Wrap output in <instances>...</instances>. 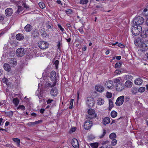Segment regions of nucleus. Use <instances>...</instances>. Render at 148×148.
Here are the masks:
<instances>
[{"label":"nucleus","mask_w":148,"mask_h":148,"mask_svg":"<svg viewBox=\"0 0 148 148\" xmlns=\"http://www.w3.org/2000/svg\"><path fill=\"white\" fill-rule=\"evenodd\" d=\"M141 36L143 38H145L148 35V29L141 30Z\"/></svg>","instance_id":"nucleus-16"},{"label":"nucleus","mask_w":148,"mask_h":148,"mask_svg":"<svg viewBox=\"0 0 148 148\" xmlns=\"http://www.w3.org/2000/svg\"><path fill=\"white\" fill-rule=\"evenodd\" d=\"M90 145L92 148H97L98 143H92L90 144Z\"/></svg>","instance_id":"nucleus-31"},{"label":"nucleus","mask_w":148,"mask_h":148,"mask_svg":"<svg viewBox=\"0 0 148 148\" xmlns=\"http://www.w3.org/2000/svg\"><path fill=\"white\" fill-rule=\"evenodd\" d=\"M52 84H51V83H46L45 84V86L46 87H49L50 86H51H51H52Z\"/></svg>","instance_id":"nucleus-57"},{"label":"nucleus","mask_w":148,"mask_h":148,"mask_svg":"<svg viewBox=\"0 0 148 148\" xmlns=\"http://www.w3.org/2000/svg\"><path fill=\"white\" fill-rule=\"evenodd\" d=\"M46 28L49 30L51 29L53 30V26L52 23L50 21H48L45 23Z\"/></svg>","instance_id":"nucleus-11"},{"label":"nucleus","mask_w":148,"mask_h":148,"mask_svg":"<svg viewBox=\"0 0 148 148\" xmlns=\"http://www.w3.org/2000/svg\"><path fill=\"white\" fill-rule=\"evenodd\" d=\"M22 5L26 9L29 8V7L28 5H27L25 3H23Z\"/></svg>","instance_id":"nucleus-59"},{"label":"nucleus","mask_w":148,"mask_h":148,"mask_svg":"<svg viewBox=\"0 0 148 148\" xmlns=\"http://www.w3.org/2000/svg\"><path fill=\"white\" fill-rule=\"evenodd\" d=\"M116 58L117 60H119L121 59V56H117L116 57Z\"/></svg>","instance_id":"nucleus-64"},{"label":"nucleus","mask_w":148,"mask_h":148,"mask_svg":"<svg viewBox=\"0 0 148 148\" xmlns=\"http://www.w3.org/2000/svg\"><path fill=\"white\" fill-rule=\"evenodd\" d=\"M145 87H142L139 88H138V90L139 92H143L145 91Z\"/></svg>","instance_id":"nucleus-42"},{"label":"nucleus","mask_w":148,"mask_h":148,"mask_svg":"<svg viewBox=\"0 0 148 148\" xmlns=\"http://www.w3.org/2000/svg\"><path fill=\"white\" fill-rule=\"evenodd\" d=\"M83 28V27H81L80 28H79L78 29L80 33L82 34H83L84 33V31Z\"/></svg>","instance_id":"nucleus-47"},{"label":"nucleus","mask_w":148,"mask_h":148,"mask_svg":"<svg viewBox=\"0 0 148 148\" xmlns=\"http://www.w3.org/2000/svg\"><path fill=\"white\" fill-rule=\"evenodd\" d=\"M122 63L123 62H121L116 63L114 67L115 68H120Z\"/></svg>","instance_id":"nucleus-35"},{"label":"nucleus","mask_w":148,"mask_h":148,"mask_svg":"<svg viewBox=\"0 0 148 148\" xmlns=\"http://www.w3.org/2000/svg\"><path fill=\"white\" fill-rule=\"evenodd\" d=\"M74 99H70V106L69 107V109H72L73 107V103Z\"/></svg>","instance_id":"nucleus-37"},{"label":"nucleus","mask_w":148,"mask_h":148,"mask_svg":"<svg viewBox=\"0 0 148 148\" xmlns=\"http://www.w3.org/2000/svg\"><path fill=\"white\" fill-rule=\"evenodd\" d=\"M121 71L119 70H116L114 72V74L116 75H117L120 74L121 73Z\"/></svg>","instance_id":"nucleus-54"},{"label":"nucleus","mask_w":148,"mask_h":148,"mask_svg":"<svg viewBox=\"0 0 148 148\" xmlns=\"http://www.w3.org/2000/svg\"><path fill=\"white\" fill-rule=\"evenodd\" d=\"M71 144L75 148H78L79 147L78 142L77 139L74 138L72 139Z\"/></svg>","instance_id":"nucleus-12"},{"label":"nucleus","mask_w":148,"mask_h":148,"mask_svg":"<svg viewBox=\"0 0 148 148\" xmlns=\"http://www.w3.org/2000/svg\"><path fill=\"white\" fill-rule=\"evenodd\" d=\"M106 97L108 98H110L112 97V94L111 93L108 92L106 94Z\"/></svg>","instance_id":"nucleus-51"},{"label":"nucleus","mask_w":148,"mask_h":148,"mask_svg":"<svg viewBox=\"0 0 148 148\" xmlns=\"http://www.w3.org/2000/svg\"><path fill=\"white\" fill-rule=\"evenodd\" d=\"M110 119L108 117H106L103 119V123L104 125H106L109 123L110 122Z\"/></svg>","instance_id":"nucleus-26"},{"label":"nucleus","mask_w":148,"mask_h":148,"mask_svg":"<svg viewBox=\"0 0 148 148\" xmlns=\"http://www.w3.org/2000/svg\"><path fill=\"white\" fill-rule=\"evenodd\" d=\"M42 121L38 120L34 122H29L27 123V125L29 127H33L36 124H39L42 122Z\"/></svg>","instance_id":"nucleus-14"},{"label":"nucleus","mask_w":148,"mask_h":148,"mask_svg":"<svg viewBox=\"0 0 148 148\" xmlns=\"http://www.w3.org/2000/svg\"><path fill=\"white\" fill-rule=\"evenodd\" d=\"M88 115L86 116V119H91L97 117V114L95 113V111L92 109H89L88 110Z\"/></svg>","instance_id":"nucleus-3"},{"label":"nucleus","mask_w":148,"mask_h":148,"mask_svg":"<svg viewBox=\"0 0 148 148\" xmlns=\"http://www.w3.org/2000/svg\"><path fill=\"white\" fill-rule=\"evenodd\" d=\"M142 27L140 26H137L136 25H132L131 28V32L133 35L137 36L138 35L142 30Z\"/></svg>","instance_id":"nucleus-1"},{"label":"nucleus","mask_w":148,"mask_h":148,"mask_svg":"<svg viewBox=\"0 0 148 148\" xmlns=\"http://www.w3.org/2000/svg\"><path fill=\"white\" fill-rule=\"evenodd\" d=\"M4 69L6 71L9 72L11 70V67L10 65L7 63H5L3 65Z\"/></svg>","instance_id":"nucleus-21"},{"label":"nucleus","mask_w":148,"mask_h":148,"mask_svg":"<svg viewBox=\"0 0 148 148\" xmlns=\"http://www.w3.org/2000/svg\"><path fill=\"white\" fill-rule=\"evenodd\" d=\"M64 12L67 14H71L73 12L72 10H65Z\"/></svg>","instance_id":"nucleus-49"},{"label":"nucleus","mask_w":148,"mask_h":148,"mask_svg":"<svg viewBox=\"0 0 148 148\" xmlns=\"http://www.w3.org/2000/svg\"><path fill=\"white\" fill-rule=\"evenodd\" d=\"M95 100L92 97H88L86 100V103L89 107H92L95 104Z\"/></svg>","instance_id":"nucleus-6"},{"label":"nucleus","mask_w":148,"mask_h":148,"mask_svg":"<svg viewBox=\"0 0 148 148\" xmlns=\"http://www.w3.org/2000/svg\"><path fill=\"white\" fill-rule=\"evenodd\" d=\"M12 10H5V13L7 16H10L12 15L13 12Z\"/></svg>","instance_id":"nucleus-29"},{"label":"nucleus","mask_w":148,"mask_h":148,"mask_svg":"<svg viewBox=\"0 0 148 148\" xmlns=\"http://www.w3.org/2000/svg\"><path fill=\"white\" fill-rule=\"evenodd\" d=\"M88 0H80L79 3L81 4H86L88 2Z\"/></svg>","instance_id":"nucleus-43"},{"label":"nucleus","mask_w":148,"mask_h":148,"mask_svg":"<svg viewBox=\"0 0 148 148\" xmlns=\"http://www.w3.org/2000/svg\"><path fill=\"white\" fill-rule=\"evenodd\" d=\"M125 78L127 79L128 80H131L132 78V76L130 75H126L125 76Z\"/></svg>","instance_id":"nucleus-46"},{"label":"nucleus","mask_w":148,"mask_h":148,"mask_svg":"<svg viewBox=\"0 0 148 148\" xmlns=\"http://www.w3.org/2000/svg\"><path fill=\"white\" fill-rule=\"evenodd\" d=\"M12 140L14 142L16 143V144L18 147H20V140L19 139L17 138H13Z\"/></svg>","instance_id":"nucleus-28"},{"label":"nucleus","mask_w":148,"mask_h":148,"mask_svg":"<svg viewBox=\"0 0 148 148\" xmlns=\"http://www.w3.org/2000/svg\"><path fill=\"white\" fill-rule=\"evenodd\" d=\"M125 86L128 88H131L132 85V83L130 80L127 81L125 84Z\"/></svg>","instance_id":"nucleus-22"},{"label":"nucleus","mask_w":148,"mask_h":148,"mask_svg":"<svg viewBox=\"0 0 148 148\" xmlns=\"http://www.w3.org/2000/svg\"><path fill=\"white\" fill-rule=\"evenodd\" d=\"M2 81L4 83L6 84L8 86H9L10 85V83L9 82H8V80L7 78L5 77H4L2 79Z\"/></svg>","instance_id":"nucleus-36"},{"label":"nucleus","mask_w":148,"mask_h":148,"mask_svg":"<svg viewBox=\"0 0 148 148\" xmlns=\"http://www.w3.org/2000/svg\"><path fill=\"white\" fill-rule=\"evenodd\" d=\"M147 10H144L143 12V14L146 16H148V11L147 12V13H146Z\"/></svg>","instance_id":"nucleus-50"},{"label":"nucleus","mask_w":148,"mask_h":148,"mask_svg":"<svg viewBox=\"0 0 148 148\" xmlns=\"http://www.w3.org/2000/svg\"><path fill=\"white\" fill-rule=\"evenodd\" d=\"M66 26L69 29L71 30L72 28V27L71 25L69 23H67L66 24Z\"/></svg>","instance_id":"nucleus-58"},{"label":"nucleus","mask_w":148,"mask_h":148,"mask_svg":"<svg viewBox=\"0 0 148 148\" xmlns=\"http://www.w3.org/2000/svg\"><path fill=\"white\" fill-rule=\"evenodd\" d=\"M103 132L102 133V134L99 136V138H102L103 137H104L106 133V131L105 129H103Z\"/></svg>","instance_id":"nucleus-39"},{"label":"nucleus","mask_w":148,"mask_h":148,"mask_svg":"<svg viewBox=\"0 0 148 148\" xmlns=\"http://www.w3.org/2000/svg\"><path fill=\"white\" fill-rule=\"evenodd\" d=\"M104 99L101 98H99L97 101V103L98 105H101L104 104Z\"/></svg>","instance_id":"nucleus-24"},{"label":"nucleus","mask_w":148,"mask_h":148,"mask_svg":"<svg viewBox=\"0 0 148 148\" xmlns=\"http://www.w3.org/2000/svg\"><path fill=\"white\" fill-rule=\"evenodd\" d=\"M50 94L51 95L55 96L58 94L57 89L56 88H52L50 91Z\"/></svg>","instance_id":"nucleus-18"},{"label":"nucleus","mask_w":148,"mask_h":148,"mask_svg":"<svg viewBox=\"0 0 148 148\" xmlns=\"http://www.w3.org/2000/svg\"><path fill=\"white\" fill-rule=\"evenodd\" d=\"M59 61L58 60H56L54 62V64L56 68H58V65L59 64Z\"/></svg>","instance_id":"nucleus-55"},{"label":"nucleus","mask_w":148,"mask_h":148,"mask_svg":"<svg viewBox=\"0 0 148 148\" xmlns=\"http://www.w3.org/2000/svg\"><path fill=\"white\" fill-rule=\"evenodd\" d=\"M141 48L142 51H145L148 49V40L142 42Z\"/></svg>","instance_id":"nucleus-9"},{"label":"nucleus","mask_w":148,"mask_h":148,"mask_svg":"<svg viewBox=\"0 0 148 148\" xmlns=\"http://www.w3.org/2000/svg\"><path fill=\"white\" fill-rule=\"evenodd\" d=\"M116 90L118 91H121L124 88L123 85L122 84L120 83L116 85Z\"/></svg>","instance_id":"nucleus-13"},{"label":"nucleus","mask_w":148,"mask_h":148,"mask_svg":"<svg viewBox=\"0 0 148 148\" xmlns=\"http://www.w3.org/2000/svg\"><path fill=\"white\" fill-rule=\"evenodd\" d=\"M113 82L111 80L107 81L105 83V85L108 89H110L112 87Z\"/></svg>","instance_id":"nucleus-19"},{"label":"nucleus","mask_w":148,"mask_h":148,"mask_svg":"<svg viewBox=\"0 0 148 148\" xmlns=\"http://www.w3.org/2000/svg\"><path fill=\"white\" fill-rule=\"evenodd\" d=\"M38 47L41 49H45L48 47L49 45L47 42L43 41L39 42L38 44Z\"/></svg>","instance_id":"nucleus-5"},{"label":"nucleus","mask_w":148,"mask_h":148,"mask_svg":"<svg viewBox=\"0 0 148 148\" xmlns=\"http://www.w3.org/2000/svg\"><path fill=\"white\" fill-rule=\"evenodd\" d=\"M109 106L108 109L109 110H110L113 107V102L112 100L111 99H110L109 100Z\"/></svg>","instance_id":"nucleus-30"},{"label":"nucleus","mask_w":148,"mask_h":148,"mask_svg":"<svg viewBox=\"0 0 148 148\" xmlns=\"http://www.w3.org/2000/svg\"><path fill=\"white\" fill-rule=\"evenodd\" d=\"M120 78V77L116 78L114 79L113 80V81L114 83L116 84V85H117V84H118L121 83V82H120V80L119 79Z\"/></svg>","instance_id":"nucleus-40"},{"label":"nucleus","mask_w":148,"mask_h":148,"mask_svg":"<svg viewBox=\"0 0 148 148\" xmlns=\"http://www.w3.org/2000/svg\"><path fill=\"white\" fill-rule=\"evenodd\" d=\"M25 30L27 32H29L32 29V26L30 24H27L24 27Z\"/></svg>","instance_id":"nucleus-23"},{"label":"nucleus","mask_w":148,"mask_h":148,"mask_svg":"<svg viewBox=\"0 0 148 148\" xmlns=\"http://www.w3.org/2000/svg\"><path fill=\"white\" fill-rule=\"evenodd\" d=\"M124 100L125 102H128L130 100V98L129 96H126L125 98H124Z\"/></svg>","instance_id":"nucleus-48"},{"label":"nucleus","mask_w":148,"mask_h":148,"mask_svg":"<svg viewBox=\"0 0 148 148\" xmlns=\"http://www.w3.org/2000/svg\"><path fill=\"white\" fill-rule=\"evenodd\" d=\"M117 112L114 110L112 111L111 113V116L112 118L115 117L117 116Z\"/></svg>","instance_id":"nucleus-38"},{"label":"nucleus","mask_w":148,"mask_h":148,"mask_svg":"<svg viewBox=\"0 0 148 148\" xmlns=\"http://www.w3.org/2000/svg\"><path fill=\"white\" fill-rule=\"evenodd\" d=\"M95 88L97 91L99 92H102L104 90V88L103 86L99 85L95 86Z\"/></svg>","instance_id":"nucleus-15"},{"label":"nucleus","mask_w":148,"mask_h":148,"mask_svg":"<svg viewBox=\"0 0 148 148\" xmlns=\"http://www.w3.org/2000/svg\"><path fill=\"white\" fill-rule=\"evenodd\" d=\"M40 33L42 36L43 37L46 38L49 36V34H47L44 31H43L42 32H40Z\"/></svg>","instance_id":"nucleus-32"},{"label":"nucleus","mask_w":148,"mask_h":148,"mask_svg":"<svg viewBox=\"0 0 148 148\" xmlns=\"http://www.w3.org/2000/svg\"><path fill=\"white\" fill-rule=\"evenodd\" d=\"M21 109L22 110H25V108L24 106L20 105L17 108V109Z\"/></svg>","instance_id":"nucleus-45"},{"label":"nucleus","mask_w":148,"mask_h":148,"mask_svg":"<svg viewBox=\"0 0 148 148\" xmlns=\"http://www.w3.org/2000/svg\"><path fill=\"white\" fill-rule=\"evenodd\" d=\"M92 122L90 121H87L84 124V127L85 129L89 130L92 126Z\"/></svg>","instance_id":"nucleus-10"},{"label":"nucleus","mask_w":148,"mask_h":148,"mask_svg":"<svg viewBox=\"0 0 148 148\" xmlns=\"http://www.w3.org/2000/svg\"><path fill=\"white\" fill-rule=\"evenodd\" d=\"M134 43L136 46H138L139 41L138 39H136L134 41Z\"/></svg>","instance_id":"nucleus-52"},{"label":"nucleus","mask_w":148,"mask_h":148,"mask_svg":"<svg viewBox=\"0 0 148 148\" xmlns=\"http://www.w3.org/2000/svg\"><path fill=\"white\" fill-rule=\"evenodd\" d=\"M116 137V135L114 133H111L109 136V138L111 139H115Z\"/></svg>","instance_id":"nucleus-34"},{"label":"nucleus","mask_w":148,"mask_h":148,"mask_svg":"<svg viewBox=\"0 0 148 148\" xmlns=\"http://www.w3.org/2000/svg\"><path fill=\"white\" fill-rule=\"evenodd\" d=\"M13 114V112L12 111H11L8 112V114L9 116H12Z\"/></svg>","instance_id":"nucleus-60"},{"label":"nucleus","mask_w":148,"mask_h":148,"mask_svg":"<svg viewBox=\"0 0 148 148\" xmlns=\"http://www.w3.org/2000/svg\"><path fill=\"white\" fill-rule=\"evenodd\" d=\"M50 75L51 80L53 82L51 87H53L56 85V83L57 77L56 72L54 71H52Z\"/></svg>","instance_id":"nucleus-4"},{"label":"nucleus","mask_w":148,"mask_h":148,"mask_svg":"<svg viewBox=\"0 0 148 148\" xmlns=\"http://www.w3.org/2000/svg\"><path fill=\"white\" fill-rule=\"evenodd\" d=\"M124 100V96L123 95L118 97L116 100L115 104L116 106H120L122 105Z\"/></svg>","instance_id":"nucleus-8"},{"label":"nucleus","mask_w":148,"mask_h":148,"mask_svg":"<svg viewBox=\"0 0 148 148\" xmlns=\"http://www.w3.org/2000/svg\"><path fill=\"white\" fill-rule=\"evenodd\" d=\"M58 27L60 29L61 31L63 32L64 31V29L60 25L58 24Z\"/></svg>","instance_id":"nucleus-53"},{"label":"nucleus","mask_w":148,"mask_h":148,"mask_svg":"<svg viewBox=\"0 0 148 148\" xmlns=\"http://www.w3.org/2000/svg\"><path fill=\"white\" fill-rule=\"evenodd\" d=\"M4 19V17L1 16H0V22H2Z\"/></svg>","instance_id":"nucleus-61"},{"label":"nucleus","mask_w":148,"mask_h":148,"mask_svg":"<svg viewBox=\"0 0 148 148\" xmlns=\"http://www.w3.org/2000/svg\"><path fill=\"white\" fill-rule=\"evenodd\" d=\"M10 60L9 62L10 64H12L13 65H16L17 64V62L16 59L15 58L9 59Z\"/></svg>","instance_id":"nucleus-25"},{"label":"nucleus","mask_w":148,"mask_h":148,"mask_svg":"<svg viewBox=\"0 0 148 148\" xmlns=\"http://www.w3.org/2000/svg\"><path fill=\"white\" fill-rule=\"evenodd\" d=\"M111 141V144L112 146H115L117 143V141L115 139H112Z\"/></svg>","instance_id":"nucleus-44"},{"label":"nucleus","mask_w":148,"mask_h":148,"mask_svg":"<svg viewBox=\"0 0 148 148\" xmlns=\"http://www.w3.org/2000/svg\"><path fill=\"white\" fill-rule=\"evenodd\" d=\"M13 102L15 106H17L19 102V100L17 98H15L13 99Z\"/></svg>","instance_id":"nucleus-33"},{"label":"nucleus","mask_w":148,"mask_h":148,"mask_svg":"<svg viewBox=\"0 0 148 148\" xmlns=\"http://www.w3.org/2000/svg\"><path fill=\"white\" fill-rule=\"evenodd\" d=\"M143 82V79L140 77H138L134 81L135 84L137 85H141Z\"/></svg>","instance_id":"nucleus-17"},{"label":"nucleus","mask_w":148,"mask_h":148,"mask_svg":"<svg viewBox=\"0 0 148 148\" xmlns=\"http://www.w3.org/2000/svg\"><path fill=\"white\" fill-rule=\"evenodd\" d=\"M25 51L22 48H19L17 49L16 51V54L17 56L19 57L23 56L25 54Z\"/></svg>","instance_id":"nucleus-7"},{"label":"nucleus","mask_w":148,"mask_h":148,"mask_svg":"<svg viewBox=\"0 0 148 148\" xmlns=\"http://www.w3.org/2000/svg\"><path fill=\"white\" fill-rule=\"evenodd\" d=\"M118 46L120 47L123 48L124 47V45L122 44L119 43L118 45Z\"/></svg>","instance_id":"nucleus-62"},{"label":"nucleus","mask_w":148,"mask_h":148,"mask_svg":"<svg viewBox=\"0 0 148 148\" xmlns=\"http://www.w3.org/2000/svg\"><path fill=\"white\" fill-rule=\"evenodd\" d=\"M58 44L57 45V47L59 49H60V45L61 44V41L60 40H59L58 42Z\"/></svg>","instance_id":"nucleus-56"},{"label":"nucleus","mask_w":148,"mask_h":148,"mask_svg":"<svg viewBox=\"0 0 148 148\" xmlns=\"http://www.w3.org/2000/svg\"><path fill=\"white\" fill-rule=\"evenodd\" d=\"M38 5L42 9L44 8L45 6V3L43 2L39 3Z\"/></svg>","instance_id":"nucleus-41"},{"label":"nucleus","mask_w":148,"mask_h":148,"mask_svg":"<svg viewBox=\"0 0 148 148\" xmlns=\"http://www.w3.org/2000/svg\"><path fill=\"white\" fill-rule=\"evenodd\" d=\"M32 36L33 37L36 38L39 35V33L38 30L37 29H35L32 32Z\"/></svg>","instance_id":"nucleus-20"},{"label":"nucleus","mask_w":148,"mask_h":148,"mask_svg":"<svg viewBox=\"0 0 148 148\" xmlns=\"http://www.w3.org/2000/svg\"><path fill=\"white\" fill-rule=\"evenodd\" d=\"M24 37L21 34H18L16 36V38L18 40H22L23 39Z\"/></svg>","instance_id":"nucleus-27"},{"label":"nucleus","mask_w":148,"mask_h":148,"mask_svg":"<svg viewBox=\"0 0 148 148\" xmlns=\"http://www.w3.org/2000/svg\"><path fill=\"white\" fill-rule=\"evenodd\" d=\"M144 22V19L142 17L140 16L135 17L134 19L132 25H136L137 26H140Z\"/></svg>","instance_id":"nucleus-2"},{"label":"nucleus","mask_w":148,"mask_h":148,"mask_svg":"<svg viewBox=\"0 0 148 148\" xmlns=\"http://www.w3.org/2000/svg\"><path fill=\"white\" fill-rule=\"evenodd\" d=\"M53 101V100L52 99H48L47 101V103L48 104L50 103H51Z\"/></svg>","instance_id":"nucleus-63"}]
</instances>
